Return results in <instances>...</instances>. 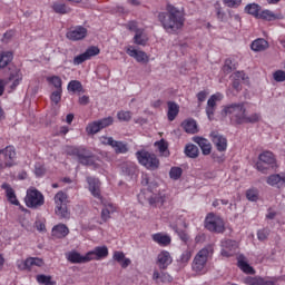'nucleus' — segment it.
<instances>
[{
    "label": "nucleus",
    "instance_id": "19",
    "mask_svg": "<svg viewBox=\"0 0 285 285\" xmlns=\"http://www.w3.org/2000/svg\"><path fill=\"white\" fill-rule=\"evenodd\" d=\"M193 141L199 146L202 149L203 155H210L213 151V145H210V141L204 137H194Z\"/></svg>",
    "mask_w": 285,
    "mask_h": 285
},
{
    "label": "nucleus",
    "instance_id": "50",
    "mask_svg": "<svg viewBox=\"0 0 285 285\" xmlns=\"http://www.w3.org/2000/svg\"><path fill=\"white\" fill-rule=\"evenodd\" d=\"M256 168L259 173H263V175H266V173H268V170H271L273 166L266 163H262V160H258L256 164Z\"/></svg>",
    "mask_w": 285,
    "mask_h": 285
},
{
    "label": "nucleus",
    "instance_id": "45",
    "mask_svg": "<svg viewBox=\"0 0 285 285\" xmlns=\"http://www.w3.org/2000/svg\"><path fill=\"white\" fill-rule=\"evenodd\" d=\"M52 9L58 14H68V12H70V8H68L65 3H59V2L53 3Z\"/></svg>",
    "mask_w": 285,
    "mask_h": 285
},
{
    "label": "nucleus",
    "instance_id": "21",
    "mask_svg": "<svg viewBox=\"0 0 285 285\" xmlns=\"http://www.w3.org/2000/svg\"><path fill=\"white\" fill-rule=\"evenodd\" d=\"M67 259L68 262H71V264H88V262H90L88 259V254H86L85 256L79 254L78 252H70L67 255Z\"/></svg>",
    "mask_w": 285,
    "mask_h": 285
},
{
    "label": "nucleus",
    "instance_id": "10",
    "mask_svg": "<svg viewBox=\"0 0 285 285\" xmlns=\"http://www.w3.org/2000/svg\"><path fill=\"white\" fill-rule=\"evenodd\" d=\"M209 137L218 153H226L228 150V139L224 135L218 131H212Z\"/></svg>",
    "mask_w": 285,
    "mask_h": 285
},
{
    "label": "nucleus",
    "instance_id": "57",
    "mask_svg": "<svg viewBox=\"0 0 285 285\" xmlns=\"http://www.w3.org/2000/svg\"><path fill=\"white\" fill-rule=\"evenodd\" d=\"M268 235H269L268 229H261L257 233V238L259 239V242H264L268 239Z\"/></svg>",
    "mask_w": 285,
    "mask_h": 285
},
{
    "label": "nucleus",
    "instance_id": "22",
    "mask_svg": "<svg viewBox=\"0 0 285 285\" xmlns=\"http://www.w3.org/2000/svg\"><path fill=\"white\" fill-rule=\"evenodd\" d=\"M244 283L246 285H275L274 279H268V278H262V277H246L244 279Z\"/></svg>",
    "mask_w": 285,
    "mask_h": 285
},
{
    "label": "nucleus",
    "instance_id": "4",
    "mask_svg": "<svg viewBox=\"0 0 285 285\" xmlns=\"http://www.w3.org/2000/svg\"><path fill=\"white\" fill-rule=\"evenodd\" d=\"M136 157L138 163L147 168V170H157V168H159V158H157V155L150 151L139 150L136 153Z\"/></svg>",
    "mask_w": 285,
    "mask_h": 285
},
{
    "label": "nucleus",
    "instance_id": "58",
    "mask_svg": "<svg viewBox=\"0 0 285 285\" xmlns=\"http://www.w3.org/2000/svg\"><path fill=\"white\" fill-rule=\"evenodd\" d=\"M225 6L227 8H237V6H240L242 0H223Z\"/></svg>",
    "mask_w": 285,
    "mask_h": 285
},
{
    "label": "nucleus",
    "instance_id": "24",
    "mask_svg": "<svg viewBox=\"0 0 285 285\" xmlns=\"http://www.w3.org/2000/svg\"><path fill=\"white\" fill-rule=\"evenodd\" d=\"M1 188L6 190V196L8 198V202L10 204H13V206H19V200L17 199V194H14V189L8 184H2Z\"/></svg>",
    "mask_w": 285,
    "mask_h": 285
},
{
    "label": "nucleus",
    "instance_id": "3",
    "mask_svg": "<svg viewBox=\"0 0 285 285\" xmlns=\"http://www.w3.org/2000/svg\"><path fill=\"white\" fill-rule=\"evenodd\" d=\"M223 115L229 117L232 121H235V124H244L246 107H244V102L227 105L223 109Z\"/></svg>",
    "mask_w": 285,
    "mask_h": 285
},
{
    "label": "nucleus",
    "instance_id": "2",
    "mask_svg": "<svg viewBox=\"0 0 285 285\" xmlns=\"http://www.w3.org/2000/svg\"><path fill=\"white\" fill-rule=\"evenodd\" d=\"M213 253L215 249L212 245L202 248L194 257L191 268L194 273L197 275H205L206 273V264H208V259L213 257Z\"/></svg>",
    "mask_w": 285,
    "mask_h": 285
},
{
    "label": "nucleus",
    "instance_id": "20",
    "mask_svg": "<svg viewBox=\"0 0 285 285\" xmlns=\"http://www.w3.org/2000/svg\"><path fill=\"white\" fill-rule=\"evenodd\" d=\"M151 239H153V242L158 244V246H170V242H173L170 236L168 234H164V233L153 234Z\"/></svg>",
    "mask_w": 285,
    "mask_h": 285
},
{
    "label": "nucleus",
    "instance_id": "42",
    "mask_svg": "<svg viewBox=\"0 0 285 285\" xmlns=\"http://www.w3.org/2000/svg\"><path fill=\"white\" fill-rule=\"evenodd\" d=\"M10 61H12V52L4 51V52L0 53V69L6 68V66H8V63H10Z\"/></svg>",
    "mask_w": 285,
    "mask_h": 285
},
{
    "label": "nucleus",
    "instance_id": "56",
    "mask_svg": "<svg viewBox=\"0 0 285 285\" xmlns=\"http://www.w3.org/2000/svg\"><path fill=\"white\" fill-rule=\"evenodd\" d=\"M274 79L278 82L285 81V71L284 70H277L273 75Z\"/></svg>",
    "mask_w": 285,
    "mask_h": 285
},
{
    "label": "nucleus",
    "instance_id": "51",
    "mask_svg": "<svg viewBox=\"0 0 285 285\" xmlns=\"http://www.w3.org/2000/svg\"><path fill=\"white\" fill-rule=\"evenodd\" d=\"M62 92H63V90H56L51 94L50 100H51L52 106H57L59 104V101H61Z\"/></svg>",
    "mask_w": 285,
    "mask_h": 285
},
{
    "label": "nucleus",
    "instance_id": "9",
    "mask_svg": "<svg viewBox=\"0 0 285 285\" xmlns=\"http://www.w3.org/2000/svg\"><path fill=\"white\" fill-rule=\"evenodd\" d=\"M205 228L210 233H222L224 230V220L222 217L210 213L205 219Z\"/></svg>",
    "mask_w": 285,
    "mask_h": 285
},
{
    "label": "nucleus",
    "instance_id": "14",
    "mask_svg": "<svg viewBox=\"0 0 285 285\" xmlns=\"http://www.w3.org/2000/svg\"><path fill=\"white\" fill-rule=\"evenodd\" d=\"M66 36L70 41H81V39H86L88 36V29H86V27L78 26L71 28Z\"/></svg>",
    "mask_w": 285,
    "mask_h": 285
},
{
    "label": "nucleus",
    "instance_id": "49",
    "mask_svg": "<svg viewBox=\"0 0 285 285\" xmlns=\"http://www.w3.org/2000/svg\"><path fill=\"white\" fill-rule=\"evenodd\" d=\"M155 146L158 148L159 153H161L165 157H168V154H165L168 150V142L164 139L160 141H156Z\"/></svg>",
    "mask_w": 285,
    "mask_h": 285
},
{
    "label": "nucleus",
    "instance_id": "5",
    "mask_svg": "<svg viewBox=\"0 0 285 285\" xmlns=\"http://www.w3.org/2000/svg\"><path fill=\"white\" fill-rule=\"evenodd\" d=\"M24 204L28 208H41V206L46 204V198L43 197V194H41V191H39L37 188L30 187L27 189Z\"/></svg>",
    "mask_w": 285,
    "mask_h": 285
},
{
    "label": "nucleus",
    "instance_id": "46",
    "mask_svg": "<svg viewBox=\"0 0 285 285\" xmlns=\"http://www.w3.org/2000/svg\"><path fill=\"white\" fill-rule=\"evenodd\" d=\"M37 282L38 284H43V285H57V282L52 281V276L38 275Z\"/></svg>",
    "mask_w": 285,
    "mask_h": 285
},
{
    "label": "nucleus",
    "instance_id": "48",
    "mask_svg": "<svg viewBox=\"0 0 285 285\" xmlns=\"http://www.w3.org/2000/svg\"><path fill=\"white\" fill-rule=\"evenodd\" d=\"M184 170L181 169V167H171L170 171H169V177L170 179L177 180L181 177Z\"/></svg>",
    "mask_w": 285,
    "mask_h": 285
},
{
    "label": "nucleus",
    "instance_id": "34",
    "mask_svg": "<svg viewBox=\"0 0 285 285\" xmlns=\"http://www.w3.org/2000/svg\"><path fill=\"white\" fill-rule=\"evenodd\" d=\"M22 79H23V77L21 76V70L14 69L11 71V73L9 76V81H13L11 85L12 90H14V88H17V86H19V83L21 82Z\"/></svg>",
    "mask_w": 285,
    "mask_h": 285
},
{
    "label": "nucleus",
    "instance_id": "30",
    "mask_svg": "<svg viewBox=\"0 0 285 285\" xmlns=\"http://www.w3.org/2000/svg\"><path fill=\"white\" fill-rule=\"evenodd\" d=\"M238 268L243 271V273H246L247 275H255V268L250 266L245 259L244 256L238 257Z\"/></svg>",
    "mask_w": 285,
    "mask_h": 285
},
{
    "label": "nucleus",
    "instance_id": "55",
    "mask_svg": "<svg viewBox=\"0 0 285 285\" xmlns=\"http://www.w3.org/2000/svg\"><path fill=\"white\" fill-rule=\"evenodd\" d=\"M17 267L19 271H30L28 258L26 261L23 259L17 261Z\"/></svg>",
    "mask_w": 285,
    "mask_h": 285
},
{
    "label": "nucleus",
    "instance_id": "61",
    "mask_svg": "<svg viewBox=\"0 0 285 285\" xmlns=\"http://www.w3.org/2000/svg\"><path fill=\"white\" fill-rule=\"evenodd\" d=\"M246 197L249 202H257V191L249 189L246 193Z\"/></svg>",
    "mask_w": 285,
    "mask_h": 285
},
{
    "label": "nucleus",
    "instance_id": "23",
    "mask_svg": "<svg viewBox=\"0 0 285 285\" xmlns=\"http://www.w3.org/2000/svg\"><path fill=\"white\" fill-rule=\"evenodd\" d=\"M70 233V229H68V226L65 224L56 225L52 228V236L57 237V239H63V237H67V235Z\"/></svg>",
    "mask_w": 285,
    "mask_h": 285
},
{
    "label": "nucleus",
    "instance_id": "54",
    "mask_svg": "<svg viewBox=\"0 0 285 285\" xmlns=\"http://www.w3.org/2000/svg\"><path fill=\"white\" fill-rule=\"evenodd\" d=\"M117 117L119 121H130L132 119V114L130 111H119Z\"/></svg>",
    "mask_w": 285,
    "mask_h": 285
},
{
    "label": "nucleus",
    "instance_id": "29",
    "mask_svg": "<svg viewBox=\"0 0 285 285\" xmlns=\"http://www.w3.org/2000/svg\"><path fill=\"white\" fill-rule=\"evenodd\" d=\"M167 106H168V112H167L168 120L175 121V118L177 117V115H179V105L173 101H168Z\"/></svg>",
    "mask_w": 285,
    "mask_h": 285
},
{
    "label": "nucleus",
    "instance_id": "32",
    "mask_svg": "<svg viewBox=\"0 0 285 285\" xmlns=\"http://www.w3.org/2000/svg\"><path fill=\"white\" fill-rule=\"evenodd\" d=\"M134 43H136V46H146V43H148V36H146L144 30L141 29L136 30V35L134 37Z\"/></svg>",
    "mask_w": 285,
    "mask_h": 285
},
{
    "label": "nucleus",
    "instance_id": "64",
    "mask_svg": "<svg viewBox=\"0 0 285 285\" xmlns=\"http://www.w3.org/2000/svg\"><path fill=\"white\" fill-rule=\"evenodd\" d=\"M36 228L39 230V233H46V223L41 220L36 222Z\"/></svg>",
    "mask_w": 285,
    "mask_h": 285
},
{
    "label": "nucleus",
    "instance_id": "59",
    "mask_svg": "<svg viewBox=\"0 0 285 285\" xmlns=\"http://www.w3.org/2000/svg\"><path fill=\"white\" fill-rule=\"evenodd\" d=\"M234 80L236 81H246L247 77L244 71H237L233 75Z\"/></svg>",
    "mask_w": 285,
    "mask_h": 285
},
{
    "label": "nucleus",
    "instance_id": "52",
    "mask_svg": "<svg viewBox=\"0 0 285 285\" xmlns=\"http://www.w3.org/2000/svg\"><path fill=\"white\" fill-rule=\"evenodd\" d=\"M190 257H193V250L187 249L183 252L179 258L180 264H184V265L188 264V262H190Z\"/></svg>",
    "mask_w": 285,
    "mask_h": 285
},
{
    "label": "nucleus",
    "instance_id": "15",
    "mask_svg": "<svg viewBox=\"0 0 285 285\" xmlns=\"http://www.w3.org/2000/svg\"><path fill=\"white\" fill-rule=\"evenodd\" d=\"M106 257H108L107 246H97L87 253V259H89V262H99V259H106Z\"/></svg>",
    "mask_w": 285,
    "mask_h": 285
},
{
    "label": "nucleus",
    "instance_id": "62",
    "mask_svg": "<svg viewBox=\"0 0 285 285\" xmlns=\"http://www.w3.org/2000/svg\"><path fill=\"white\" fill-rule=\"evenodd\" d=\"M125 258H126V255L124 254V252L114 253V259L115 262H118V264H121V262H124Z\"/></svg>",
    "mask_w": 285,
    "mask_h": 285
},
{
    "label": "nucleus",
    "instance_id": "38",
    "mask_svg": "<svg viewBox=\"0 0 285 285\" xmlns=\"http://www.w3.org/2000/svg\"><path fill=\"white\" fill-rule=\"evenodd\" d=\"M185 155L190 159H197L199 157V148L193 144L185 147Z\"/></svg>",
    "mask_w": 285,
    "mask_h": 285
},
{
    "label": "nucleus",
    "instance_id": "11",
    "mask_svg": "<svg viewBox=\"0 0 285 285\" xmlns=\"http://www.w3.org/2000/svg\"><path fill=\"white\" fill-rule=\"evenodd\" d=\"M222 250L220 255L222 257H234V255H237V242L230 240V239H224L220 242Z\"/></svg>",
    "mask_w": 285,
    "mask_h": 285
},
{
    "label": "nucleus",
    "instance_id": "47",
    "mask_svg": "<svg viewBox=\"0 0 285 285\" xmlns=\"http://www.w3.org/2000/svg\"><path fill=\"white\" fill-rule=\"evenodd\" d=\"M262 119V116L259 114H252L250 116H246L243 119V124H257Z\"/></svg>",
    "mask_w": 285,
    "mask_h": 285
},
{
    "label": "nucleus",
    "instance_id": "63",
    "mask_svg": "<svg viewBox=\"0 0 285 285\" xmlns=\"http://www.w3.org/2000/svg\"><path fill=\"white\" fill-rule=\"evenodd\" d=\"M36 175L38 177H42V175H46V168L41 164L36 165Z\"/></svg>",
    "mask_w": 285,
    "mask_h": 285
},
{
    "label": "nucleus",
    "instance_id": "33",
    "mask_svg": "<svg viewBox=\"0 0 285 285\" xmlns=\"http://www.w3.org/2000/svg\"><path fill=\"white\" fill-rule=\"evenodd\" d=\"M245 12H247V14H250L252 17H255V19H259L262 7L257 3H249L245 7Z\"/></svg>",
    "mask_w": 285,
    "mask_h": 285
},
{
    "label": "nucleus",
    "instance_id": "17",
    "mask_svg": "<svg viewBox=\"0 0 285 285\" xmlns=\"http://www.w3.org/2000/svg\"><path fill=\"white\" fill-rule=\"evenodd\" d=\"M87 183L92 197H96V199H99L104 204V199L101 198V181L95 177H87Z\"/></svg>",
    "mask_w": 285,
    "mask_h": 285
},
{
    "label": "nucleus",
    "instance_id": "39",
    "mask_svg": "<svg viewBox=\"0 0 285 285\" xmlns=\"http://www.w3.org/2000/svg\"><path fill=\"white\" fill-rule=\"evenodd\" d=\"M153 279L154 282H157V279H160V282L166 283V282H173V276H170L166 272L159 273L158 271H154Z\"/></svg>",
    "mask_w": 285,
    "mask_h": 285
},
{
    "label": "nucleus",
    "instance_id": "1",
    "mask_svg": "<svg viewBox=\"0 0 285 285\" xmlns=\"http://www.w3.org/2000/svg\"><path fill=\"white\" fill-rule=\"evenodd\" d=\"M158 20L160 21L164 30L169 35L179 32V30L184 28V23H186L184 11L177 9L173 4H167L166 12L158 13Z\"/></svg>",
    "mask_w": 285,
    "mask_h": 285
},
{
    "label": "nucleus",
    "instance_id": "40",
    "mask_svg": "<svg viewBox=\"0 0 285 285\" xmlns=\"http://www.w3.org/2000/svg\"><path fill=\"white\" fill-rule=\"evenodd\" d=\"M184 129L189 132V135H195V132H198L199 129H197V121L193 119L186 120L184 124Z\"/></svg>",
    "mask_w": 285,
    "mask_h": 285
},
{
    "label": "nucleus",
    "instance_id": "36",
    "mask_svg": "<svg viewBox=\"0 0 285 285\" xmlns=\"http://www.w3.org/2000/svg\"><path fill=\"white\" fill-rule=\"evenodd\" d=\"M55 204H56V208L61 207V206H68V195H66V193L63 191H58L55 195Z\"/></svg>",
    "mask_w": 285,
    "mask_h": 285
},
{
    "label": "nucleus",
    "instance_id": "31",
    "mask_svg": "<svg viewBox=\"0 0 285 285\" xmlns=\"http://www.w3.org/2000/svg\"><path fill=\"white\" fill-rule=\"evenodd\" d=\"M258 161H262L263 164H267L272 167L275 166V155H273L272 151H264L259 155Z\"/></svg>",
    "mask_w": 285,
    "mask_h": 285
},
{
    "label": "nucleus",
    "instance_id": "7",
    "mask_svg": "<svg viewBox=\"0 0 285 285\" xmlns=\"http://www.w3.org/2000/svg\"><path fill=\"white\" fill-rule=\"evenodd\" d=\"M114 121L115 119L112 117H107L100 120L89 122L86 127V132L87 135H97V132H100L101 130H104V128L112 126Z\"/></svg>",
    "mask_w": 285,
    "mask_h": 285
},
{
    "label": "nucleus",
    "instance_id": "12",
    "mask_svg": "<svg viewBox=\"0 0 285 285\" xmlns=\"http://www.w3.org/2000/svg\"><path fill=\"white\" fill-rule=\"evenodd\" d=\"M102 144H106L107 146H111L114 148L115 153L117 155H125V153H128V145L124 141H117L114 140L112 137H102Z\"/></svg>",
    "mask_w": 285,
    "mask_h": 285
},
{
    "label": "nucleus",
    "instance_id": "18",
    "mask_svg": "<svg viewBox=\"0 0 285 285\" xmlns=\"http://www.w3.org/2000/svg\"><path fill=\"white\" fill-rule=\"evenodd\" d=\"M157 264L160 271H166L173 264V257L169 252L163 250L158 254Z\"/></svg>",
    "mask_w": 285,
    "mask_h": 285
},
{
    "label": "nucleus",
    "instance_id": "37",
    "mask_svg": "<svg viewBox=\"0 0 285 285\" xmlns=\"http://www.w3.org/2000/svg\"><path fill=\"white\" fill-rule=\"evenodd\" d=\"M55 213L60 219H70V210H68V205L55 207Z\"/></svg>",
    "mask_w": 285,
    "mask_h": 285
},
{
    "label": "nucleus",
    "instance_id": "6",
    "mask_svg": "<svg viewBox=\"0 0 285 285\" xmlns=\"http://www.w3.org/2000/svg\"><path fill=\"white\" fill-rule=\"evenodd\" d=\"M16 158L17 151H14V147L9 146L6 147V149L0 150V170L11 168V166H14Z\"/></svg>",
    "mask_w": 285,
    "mask_h": 285
},
{
    "label": "nucleus",
    "instance_id": "28",
    "mask_svg": "<svg viewBox=\"0 0 285 285\" xmlns=\"http://www.w3.org/2000/svg\"><path fill=\"white\" fill-rule=\"evenodd\" d=\"M166 202H168V196L166 195H155L149 198L150 206H155V208H161Z\"/></svg>",
    "mask_w": 285,
    "mask_h": 285
},
{
    "label": "nucleus",
    "instance_id": "27",
    "mask_svg": "<svg viewBox=\"0 0 285 285\" xmlns=\"http://www.w3.org/2000/svg\"><path fill=\"white\" fill-rule=\"evenodd\" d=\"M112 213H115V205L110 203L105 205L101 210V222H99V224H106V222L110 219V215H112Z\"/></svg>",
    "mask_w": 285,
    "mask_h": 285
},
{
    "label": "nucleus",
    "instance_id": "16",
    "mask_svg": "<svg viewBox=\"0 0 285 285\" xmlns=\"http://www.w3.org/2000/svg\"><path fill=\"white\" fill-rule=\"evenodd\" d=\"M126 52L129 57H132V59H135L138 63H148V61H150L147 52L137 50L132 46H128Z\"/></svg>",
    "mask_w": 285,
    "mask_h": 285
},
{
    "label": "nucleus",
    "instance_id": "53",
    "mask_svg": "<svg viewBox=\"0 0 285 285\" xmlns=\"http://www.w3.org/2000/svg\"><path fill=\"white\" fill-rule=\"evenodd\" d=\"M27 263H29V268H32V266H43V259L39 258V257H30L27 258Z\"/></svg>",
    "mask_w": 285,
    "mask_h": 285
},
{
    "label": "nucleus",
    "instance_id": "25",
    "mask_svg": "<svg viewBox=\"0 0 285 285\" xmlns=\"http://www.w3.org/2000/svg\"><path fill=\"white\" fill-rule=\"evenodd\" d=\"M250 48L254 52H264L268 48V41L264 38H258L252 42Z\"/></svg>",
    "mask_w": 285,
    "mask_h": 285
},
{
    "label": "nucleus",
    "instance_id": "8",
    "mask_svg": "<svg viewBox=\"0 0 285 285\" xmlns=\"http://www.w3.org/2000/svg\"><path fill=\"white\" fill-rule=\"evenodd\" d=\"M73 155L78 157V161L82 164V166H95V164H97V160L99 159L86 148H76L73 150Z\"/></svg>",
    "mask_w": 285,
    "mask_h": 285
},
{
    "label": "nucleus",
    "instance_id": "41",
    "mask_svg": "<svg viewBox=\"0 0 285 285\" xmlns=\"http://www.w3.org/2000/svg\"><path fill=\"white\" fill-rule=\"evenodd\" d=\"M47 81H48V83L53 86V88H56V90H63L62 89L63 81L61 80V77L50 76V77H47Z\"/></svg>",
    "mask_w": 285,
    "mask_h": 285
},
{
    "label": "nucleus",
    "instance_id": "13",
    "mask_svg": "<svg viewBox=\"0 0 285 285\" xmlns=\"http://www.w3.org/2000/svg\"><path fill=\"white\" fill-rule=\"evenodd\" d=\"M97 55H99V48L90 47L83 53L73 58V66H81L83 61H88L89 59H92V57H97Z\"/></svg>",
    "mask_w": 285,
    "mask_h": 285
},
{
    "label": "nucleus",
    "instance_id": "43",
    "mask_svg": "<svg viewBox=\"0 0 285 285\" xmlns=\"http://www.w3.org/2000/svg\"><path fill=\"white\" fill-rule=\"evenodd\" d=\"M68 90L69 92H83V86L79 80H71L68 83Z\"/></svg>",
    "mask_w": 285,
    "mask_h": 285
},
{
    "label": "nucleus",
    "instance_id": "35",
    "mask_svg": "<svg viewBox=\"0 0 285 285\" xmlns=\"http://www.w3.org/2000/svg\"><path fill=\"white\" fill-rule=\"evenodd\" d=\"M267 184L269 186H277V188H282L285 184L284 177L279 176V174L272 175L267 178Z\"/></svg>",
    "mask_w": 285,
    "mask_h": 285
},
{
    "label": "nucleus",
    "instance_id": "60",
    "mask_svg": "<svg viewBox=\"0 0 285 285\" xmlns=\"http://www.w3.org/2000/svg\"><path fill=\"white\" fill-rule=\"evenodd\" d=\"M215 110H217V107H208V106H206V115H207L209 121H213V119L215 117Z\"/></svg>",
    "mask_w": 285,
    "mask_h": 285
},
{
    "label": "nucleus",
    "instance_id": "44",
    "mask_svg": "<svg viewBox=\"0 0 285 285\" xmlns=\"http://www.w3.org/2000/svg\"><path fill=\"white\" fill-rule=\"evenodd\" d=\"M222 99H224V95H222L220 92L212 95L207 101V107L217 108V101H222Z\"/></svg>",
    "mask_w": 285,
    "mask_h": 285
},
{
    "label": "nucleus",
    "instance_id": "26",
    "mask_svg": "<svg viewBox=\"0 0 285 285\" xmlns=\"http://www.w3.org/2000/svg\"><path fill=\"white\" fill-rule=\"evenodd\" d=\"M284 17L278 13L275 14L273 11L266 9L261 11L258 19H263L264 21H277V19H283Z\"/></svg>",
    "mask_w": 285,
    "mask_h": 285
}]
</instances>
